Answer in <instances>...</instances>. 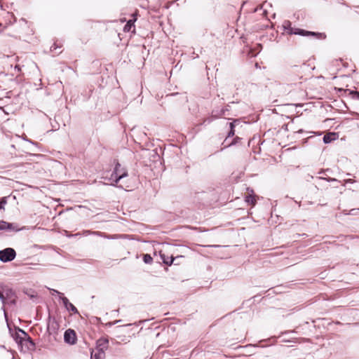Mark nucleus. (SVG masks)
Returning a JSON list of instances; mask_svg holds the SVG:
<instances>
[{
  "label": "nucleus",
  "instance_id": "obj_1",
  "mask_svg": "<svg viewBox=\"0 0 359 359\" xmlns=\"http://www.w3.org/2000/svg\"><path fill=\"white\" fill-rule=\"evenodd\" d=\"M283 30L287 34H290V35L297 34V35H301L303 36H316L318 39L321 38L323 35L322 33H319V32L306 31V30L299 29V28H293L292 27L291 22L289 20H285L283 22Z\"/></svg>",
  "mask_w": 359,
  "mask_h": 359
},
{
  "label": "nucleus",
  "instance_id": "obj_2",
  "mask_svg": "<svg viewBox=\"0 0 359 359\" xmlns=\"http://www.w3.org/2000/svg\"><path fill=\"white\" fill-rule=\"evenodd\" d=\"M128 175L127 170L125 168L121 167V165L116 162L115 165V168L114 169L113 172L111 173L110 180H114L115 184H112L113 185L116 184L121 179L126 177Z\"/></svg>",
  "mask_w": 359,
  "mask_h": 359
},
{
  "label": "nucleus",
  "instance_id": "obj_3",
  "mask_svg": "<svg viewBox=\"0 0 359 359\" xmlns=\"http://www.w3.org/2000/svg\"><path fill=\"white\" fill-rule=\"evenodd\" d=\"M16 252L14 249L7 248L0 250V260L3 262H8L15 259Z\"/></svg>",
  "mask_w": 359,
  "mask_h": 359
},
{
  "label": "nucleus",
  "instance_id": "obj_4",
  "mask_svg": "<svg viewBox=\"0 0 359 359\" xmlns=\"http://www.w3.org/2000/svg\"><path fill=\"white\" fill-rule=\"evenodd\" d=\"M64 340L67 344L74 345L76 343L77 337L75 331L72 329H68L65 332Z\"/></svg>",
  "mask_w": 359,
  "mask_h": 359
},
{
  "label": "nucleus",
  "instance_id": "obj_5",
  "mask_svg": "<svg viewBox=\"0 0 359 359\" xmlns=\"http://www.w3.org/2000/svg\"><path fill=\"white\" fill-rule=\"evenodd\" d=\"M4 294L6 297V302L10 301L11 304L15 303V295L12 289L8 287H4Z\"/></svg>",
  "mask_w": 359,
  "mask_h": 359
},
{
  "label": "nucleus",
  "instance_id": "obj_6",
  "mask_svg": "<svg viewBox=\"0 0 359 359\" xmlns=\"http://www.w3.org/2000/svg\"><path fill=\"white\" fill-rule=\"evenodd\" d=\"M25 339H24V343L22 345H25L28 350L33 351L35 349V344L28 334L22 333Z\"/></svg>",
  "mask_w": 359,
  "mask_h": 359
},
{
  "label": "nucleus",
  "instance_id": "obj_7",
  "mask_svg": "<svg viewBox=\"0 0 359 359\" xmlns=\"http://www.w3.org/2000/svg\"><path fill=\"white\" fill-rule=\"evenodd\" d=\"M109 341L106 338H100L97 341V351L104 352L108 348Z\"/></svg>",
  "mask_w": 359,
  "mask_h": 359
},
{
  "label": "nucleus",
  "instance_id": "obj_8",
  "mask_svg": "<svg viewBox=\"0 0 359 359\" xmlns=\"http://www.w3.org/2000/svg\"><path fill=\"white\" fill-rule=\"evenodd\" d=\"M0 230L18 231L20 229L17 226H15L13 224L8 223L5 221H0Z\"/></svg>",
  "mask_w": 359,
  "mask_h": 359
},
{
  "label": "nucleus",
  "instance_id": "obj_9",
  "mask_svg": "<svg viewBox=\"0 0 359 359\" xmlns=\"http://www.w3.org/2000/svg\"><path fill=\"white\" fill-rule=\"evenodd\" d=\"M22 333L27 334V332H25L22 329L18 328L15 331V334H13V338H14L15 341L18 344H20V345L24 343V339H25V337L22 334H21Z\"/></svg>",
  "mask_w": 359,
  "mask_h": 359
},
{
  "label": "nucleus",
  "instance_id": "obj_10",
  "mask_svg": "<svg viewBox=\"0 0 359 359\" xmlns=\"http://www.w3.org/2000/svg\"><path fill=\"white\" fill-rule=\"evenodd\" d=\"M60 298L62 301L63 305L68 311H71L74 313H78L77 309L71 302H69L67 297H60Z\"/></svg>",
  "mask_w": 359,
  "mask_h": 359
},
{
  "label": "nucleus",
  "instance_id": "obj_11",
  "mask_svg": "<svg viewBox=\"0 0 359 359\" xmlns=\"http://www.w3.org/2000/svg\"><path fill=\"white\" fill-rule=\"evenodd\" d=\"M336 133H329L324 135L323 142L325 144L330 143L332 141L335 140Z\"/></svg>",
  "mask_w": 359,
  "mask_h": 359
},
{
  "label": "nucleus",
  "instance_id": "obj_12",
  "mask_svg": "<svg viewBox=\"0 0 359 359\" xmlns=\"http://www.w3.org/2000/svg\"><path fill=\"white\" fill-rule=\"evenodd\" d=\"M104 357V352L96 350V352L91 353L90 359H103Z\"/></svg>",
  "mask_w": 359,
  "mask_h": 359
},
{
  "label": "nucleus",
  "instance_id": "obj_13",
  "mask_svg": "<svg viewBox=\"0 0 359 359\" xmlns=\"http://www.w3.org/2000/svg\"><path fill=\"white\" fill-rule=\"evenodd\" d=\"M136 19L130 20L127 22L126 25L123 27V31L125 32H128L131 30L132 27H134V22Z\"/></svg>",
  "mask_w": 359,
  "mask_h": 359
},
{
  "label": "nucleus",
  "instance_id": "obj_14",
  "mask_svg": "<svg viewBox=\"0 0 359 359\" xmlns=\"http://www.w3.org/2000/svg\"><path fill=\"white\" fill-rule=\"evenodd\" d=\"M225 111H226L225 109H222L220 110V111H217L216 110H213L212 111V116H214L215 118L222 117V116H224L225 114Z\"/></svg>",
  "mask_w": 359,
  "mask_h": 359
},
{
  "label": "nucleus",
  "instance_id": "obj_15",
  "mask_svg": "<svg viewBox=\"0 0 359 359\" xmlns=\"http://www.w3.org/2000/svg\"><path fill=\"white\" fill-rule=\"evenodd\" d=\"M245 201L246 203H248V204L252 205H254L256 203V200H255V197L251 194L246 196Z\"/></svg>",
  "mask_w": 359,
  "mask_h": 359
},
{
  "label": "nucleus",
  "instance_id": "obj_16",
  "mask_svg": "<svg viewBox=\"0 0 359 359\" xmlns=\"http://www.w3.org/2000/svg\"><path fill=\"white\" fill-rule=\"evenodd\" d=\"M143 260L146 264H151L152 262L153 259L150 255L146 254L143 257Z\"/></svg>",
  "mask_w": 359,
  "mask_h": 359
},
{
  "label": "nucleus",
  "instance_id": "obj_17",
  "mask_svg": "<svg viewBox=\"0 0 359 359\" xmlns=\"http://www.w3.org/2000/svg\"><path fill=\"white\" fill-rule=\"evenodd\" d=\"M229 126H230V131L228 133V137H233L235 133L234 123L233 122L230 123Z\"/></svg>",
  "mask_w": 359,
  "mask_h": 359
},
{
  "label": "nucleus",
  "instance_id": "obj_18",
  "mask_svg": "<svg viewBox=\"0 0 359 359\" xmlns=\"http://www.w3.org/2000/svg\"><path fill=\"white\" fill-rule=\"evenodd\" d=\"M0 299L3 304L6 303V297H4V287H1V290H0Z\"/></svg>",
  "mask_w": 359,
  "mask_h": 359
},
{
  "label": "nucleus",
  "instance_id": "obj_19",
  "mask_svg": "<svg viewBox=\"0 0 359 359\" xmlns=\"http://www.w3.org/2000/svg\"><path fill=\"white\" fill-rule=\"evenodd\" d=\"M173 260H174V258L173 257H170V260H169V258L168 259H164L163 258V262L167 264V265H171L172 263L173 262Z\"/></svg>",
  "mask_w": 359,
  "mask_h": 359
},
{
  "label": "nucleus",
  "instance_id": "obj_20",
  "mask_svg": "<svg viewBox=\"0 0 359 359\" xmlns=\"http://www.w3.org/2000/svg\"><path fill=\"white\" fill-rule=\"evenodd\" d=\"M7 203L6 201V198L5 197L2 198L1 200H0V204L3 205V207L4 206V205H6Z\"/></svg>",
  "mask_w": 359,
  "mask_h": 359
},
{
  "label": "nucleus",
  "instance_id": "obj_21",
  "mask_svg": "<svg viewBox=\"0 0 359 359\" xmlns=\"http://www.w3.org/2000/svg\"><path fill=\"white\" fill-rule=\"evenodd\" d=\"M351 93L353 95L354 97H355L357 99H359V92H358V91H353Z\"/></svg>",
  "mask_w": 359,
  "mask_h": 359
},
{
  "label": "nucleus",
  "instance_id": "obj_22",
  "mask_svg": "<svg viewBox=\"0 0 359 359\" xmlns=\"http://www.w3.org/2000/svg\"><path fill=\"white\" fill-rule=\"evenodd\" d=\"M353 182V180H351V179H348V180H346V183H352Z\"/></svg>",
  "mask_w": 359,
  "mask_h": 359
},
{
  "label": "nucleus",
  "instance_id": "obj_23",
  "mask_svg": "<svg viewBox=\"0 0 359 359\" xmlns=\"http://www.w3.org/2000/svg\"><path fill=\"white\" fill-rule=\"evenodd\" d=\"M53 292L55 293H57V294H62L61 292H58L57 290H52Z\"/></svg>",
  "mask_w": 359,
  "mask_h": 359
},
{
  "label": "nucleus",
  "instance_id": "obj_24",
  "mask_svg": "<svg viewBox=\"0 0 359 359\" xmlns=\"http://www.w3.org/2000/svg\"><path fill=\"white\" fill-rule=\"evenodd\" d=\"M327 181H337V180L334 178H329L327 179Z\"/></svg>",
  "mask_w": 359,
  "mask_h": 359
},
{
  "label": "nucleus",
  "instance_id": "obj_25",
  "mask_svg": "<svg viewBox=\"0 0 359 359\" xmlns=\"http://www.w3.org/2000/svg\"><path fill=\"white\" fill-rule=\"evenodd\" d=\"M237 139H238V137H236L231 144H235L236 143V140H237Z\"/></svg>",
  "mask_w": 359,
  "mask_h": 359
},
{
  "label": "nucleus",
  "instance_id": "obj_26",
  "mask_svg": "<svg viewBox=\"0 0 359 359\" xmlns=\"http://www.w3.org/2000/svg\"><path fill=\"white\" fill-rule=\"evenodd\" d=\"M3 208V205L0 204V210Z\"/></svg>",
  "mask_w": 359,
  "mask_h": 359
},
{
  "label": "nucleus",
  "instance_id": "obj_27",
  "mask_svg": "<svg viewBox=\"0 0 359 359\" xmlns=\"http://www.w3.org/2000/svg\"><path fill=\"white\" fill-rule=\"evenodd\" d=\"M93 233L97 234V233H99V232L94 231Z\"/></svg>",
  "mask_w": 359,
  "mask_h": 359
}]
</instances>
